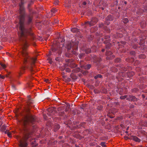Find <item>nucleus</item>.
<instances>
[{
    "instance_id": "42",
    "label": "nucleus",
    "mask_w": 147,
    "mask_h": 147,
    "mask_svg": "<svg viewBox=\"0 0 147 147\" xmlns=\"http://www.w3.org/2000/svg\"><path fill=\"white\" fill-rule=\"evenodd\" d=\"M27 84L28 85V86L30 88L31 86H33L32 85H31L29 83H28Z\"/></svg>"
},
{
    "instance_id": "26",
    "label": "nucleus",
    "mask_w": 147,
    "mask_h": 147,
    "mask_svg": "<svg viewBox=\"0 0 147 147\" xmlns=\"http://www.w3.org/2000/svg\"><path fill=\"white\" fill-rule=\"evenodd\" d=\"M65 113L64 111L60 112L59 113V115L60 116H63Z\"/></svg>"
},
{
    "instance_id": "24",
    "label": "nucleus",
    "mask_w": 147,
    "mask_h": 147,
    "mask_svg": "<svg viewBox=\"0 0 147 147\" xmlns=\"http://www.w3.org/2000/svg\"><path fill=\"white\" fill-rule=\"evenodd\" d=\"M102 108L103 107L101 105L98 106H97L96 108L97 109L100 111H101L102 110Z\"/></svg>"
},
{
    "instance_id": "28",
    "label": "nucleus",
    "mask_w": 147,
    "mask_h": 147,
    "mask_svg": "<svg viewBox=\"0 0 147 147\" xmlns=\"http://www.w3.org/2000/svg\"><path fill=\"white\" fill-rule=\"evenodd\" d=\"M121 59L119 58H117V59H115V62L116 63H118L120 61Z\"/></svg>"
},
{
    "instance_id": "30",
    "label": "nucleus",
    "mask_w": 147,
    "mask_h": 147,
    "mask_svg": "<svg viewBox=\"0 0 147 147\" xmlns=\"http://www.w3.org/2000/svg\"><path fill=\"white\" fill-rule=\"evenodd\" d=\"M32 144L33 145V146L34 147H36L38 145V144L37 143H36L35 142H32Z\"/></svg>"
},
{
    "instance_id": "64",
    "label": "nucleus",
    "mask_w": 147,
    "mask_h": 147,
    "mask_svg": "<svg viewBox=\"0 0 147 147\" xmlns=\"http://www.w3.org/2000/svg\"><path fill=\"white\" fill-rule=\"evenodd\" d=\"M109 23H107V25H108V24H109Z\"/></svg>"
},
{
    "instance_id": "58",
    "label": "nucleus",
    "mask_w": 147,
    "mask_h": 147,
    "mask_svg": "<svg viewBox=\"0 0 147 147\" xmlns=\"http://www.w3.org/2000/svg\"><path fill=\"white\" fill-rule=\"evenodd\" d=\"M58 58H56L55 59V60H57V61L58 60Z\"/></svg>"
},
{
    "instance_id": "54",
    "label": "nucleus",
    "mask_w": 147,
    "mask_h": 147,
    "mask_svg": "<svg viewBox=\"0 0 147 147\" xmlns=\"http://www.w3.org/2000/svg\"><path fill=\"white\" fill-rule=\"evenodd\" d=\"M125 4H126L127 3V2L126 1H125L124 2Z\"/></svg>"
},
{
    "instance_id": "49",
    "label": "nucleus",
    "mask_w": 147,
    "mask_h": 147,
    "mask_svg": "<svg viewBox=\"0 0 147 147\" xmlns=\"http://www.w3.org/2000/svg\"><path fill=\"white\" fill-rule=\"evenodd\" d=\"M45 82H49V80L48 79H46L45 80Z\"/></svg>"
},
{
    "instance_id": "22",
    "label": "nucleus",
    "mask_w": 147,
    "mask_h": 147,
    "mask_svg": "<svg viewBox=\"0 0 147 147\" xmlns=\"http://www.w3.org/2000/svg\"><path fill=\"white\" fill-rule=\"evenodd\" d=\"M123 22L124 23H126L129 22V20L127 18H124L123 19Z\"/></svg>"
},
{
    "instance_id": "50",
    "label": "nucleus",
    "mask_w": 147,
    "mask_h": 147,
    "mask_svg": "<svg viewBox=\"0 0 147 147\" xmlns=\"http://www.w3.org/2000/svg\"><path fill=\"white\" fill-rule=\"evenodd\" d=\"M105 51V49H102V52H104Z\"/></svg>"
},
{
    "instance_id": "37",
    "label": "nucleus",
    "mask_w": 147,
    "mask_h": 147,
    "mask_svg": "<svg viewBox=\"0 0 147 147\" xmlns=\"http://www.w3.org/2000/svg\"><path fill=\"white\" fill-rule=\"evenodd\" d=\"M84 124L85 123H81L80 124V125L81 126V127H84Z\"/></svg>"
},
{
    "instance_id": "34",
    "label": "nucleus",
    "mask_w": 147,
    "mask_h": 147,
    "mask_svg": "<svg viewBox=\"0 0 147 147\" xmlns=\"http://www.w3.org/2000/svg\"><path fill=\"white\" fill-rule=\"evenodd\" d=\"M51 11L52 12L54 13L56 12L57 10L55 9H51Z\"/></svg>"
},
{
    "instance_id": "11",
    "label": "nucleus",
    "mask_w": 147,
    "mask_h": 147,
    "mask_svg": "<svg viewBox=\"0 0 147 147\" xmlns=\"http://www.w3.org/2000/svg\"><path fill=\"white\" fill-rule=\"evenodd\" d=\"M101 59L100 58H98L95 60L94 62L96 64L97 66H99V64H100V62L101 61Z\"/></svg>"
},
{
    "instance_id": "14",
    "label": "nucleus",
    "mask_w": 147,
    "mask_h": 147,
    "mask_svg": "<svg viewBox=\"0 0 147 147\" xmlns=\"http://www.w3.org/2000/svg\"><path fill=\"white\" fill-rule=\"evenodd\" d=\"M1 125L0 126L1 127L0 128V131L2 132H4L6 130V126L5 125H3L1 126Z\"/></svg>"
},
{
    "instance_id": "17",
    "label": "nucleus",
    "mask_w": 147,
    "mask_h": 147,
    "mask_svg": "<svg viewBox=\"0 0 147 147\" xmlns=\"http://www.w3.org/2000/svg\"><path fill=\"white\" fill-rule=\"evenodd\" d=\"M91 51V50L89 48H86L84 49V51L87 54L90 53Z\"/></svg>"
},
{
    "instance_id": "51",
    "label": "nucleus",
    "mask_w": 147,
    "mask_h": 147,
    "mask_svg": "<svg viewBox=\"0 0 147 147\" xmlns=\"http://www.w3.org/2000/svg\"><path fill=\"white\" fill-rule=\"evenodd\" d=\"M49 63L50 64H52V61H50L49 62Z\"/></svg>"
},
{
    "instance_id": "29",
    "label": "nucleus",
    "mask_w": 147,
    "mask_h": 147,
    "mask_svg": "<svg viewBox=\"0 0 147 147\" xmlns=\"http://www.w3.org/2000/svg\"><path fill=\"white\" fill-rule=\"evenodd\" d=\"M0 65L4 68H5L6 67V65L5 64L1 63H0Z\"/></svg>"
},
{
    "instance_id": "20",
    "label": "nucleus",
    "mask_w": 147,
    "mask_h": 147,
    "mask_svg": "<svg viewBox=\"0 0 147 147\" xmlns=\"http://www.w3.org/2000/svg\"><path fill=\"white\" fill-rule=\"evenodd\" d=\"M99 27L100 28H104L105 25L102 23H100L99 24Z\"/></svg>"
},
{
    "instance_id": "47",
    "label": "nucleus",
    "mask_w": 147,
    "mask_h": 147,
    "mask_svg": "<svg viewBox=\"0 0 147 147\" xmlns=\"http://www.w3.org/2000/svg\"><path fill=\"white\" fill-rule=\"evenodd\" d=\"M4 132L5 134H7V133L8 132H7V130L6 131H5Z\"/></svg>"
},
{
    "instance_id": "41",
    "label": "nucleus",
    "mask_w": 147,
    "mask_h": 147,
    "mask_svg": "<svg viewBox=\"0 0 147 147\" xmlns=\"http://www.w3.org/2000/svg\"><path fill=\"white\" fill-rule=\"evenodd\" d=\"M0 78L2 79H4L5 78V76H1V74H0Z\"/></svg>"
},
{
    "instance_id": "59",
    "label": "nucleus",
    "mask_w": 147,
    "mask_h": 147,
    "mask_svg": "<svg viewBox=\"0 0 147 147\" xmlns=\"http://www.w3.org/2000/svg\"><path fill=\"white\" fill-rule=\"evenodd\" d=\"M62 53V51H61L59 53V54H61Z\"/></svg>"
},
{
    "instance_id": "44",
    "label": "nucleus",
    "mask_w": 147,
    "mask_h": 147,
    "mask_svg": "<svg viewBox=\"0 0 147 147\" xmlns=\"http://www.w3.org/2000/svg\"><path fill=\"white\" fill-rule=\"evenodd\" d=\"M32 3V1L30 3L28 4V7L30 6Z\"/></svg>"
},
{
    "instance_id": "53",
    "label": "nucleus",
    "mask_w": 147,
    "mask_h": 147,
    "mask_svg": "<svg viewBox=\"0 0 147 147\" xmlns=\"http://www.w3.org/2000/svg\"><path fill=\"white\" fill-rule=\"evenodd\" d=\"M2 47L0 46V50L2 49Z\"/></svg>"
},
{
    "instance_id": "18",
    "label": "nucleus",
    "mask_w": 147,
    "mask_h": 147,
    "mask_svg": "<svg viewBox=\"0 0 147 147\" xmlns=\"http://www.w3.org/2000/svg\"><path fill=\"white\" fill-rule=\"evenodd\" d=\"M106 19L108 21H112L113 20V18L111 15H109L107 17Z\"/></svg>"
},
{
    "instance_id": "48",
    "label": "nucleus",
    "mask_w": 147,
    "mask_h": 147,
    "mask_svg": "<svg viewBox=\"0 0 147 147\" xmlns=\"http://www.w3.org/2000/svg\"><path fill=\"white\" fill-rule=\"evenodd\" d=\"M141 56H142V58H145V55H141Z\"/></svg>"
},
{
    "instance_id": "25",
    "label": "nucleus",
    "mask_w": 147,
    "mask_h": 147,
    "mask_svg": "<svg viewBox=\"0 0 147 147\" xmlns=\"http://www.w3.org/2000/svg\"><path fill=\"white\" fill-rule=\"evenodd\" d=\"M102 77V76L101 75L98 74L95 76L94 77V78L95 79H97L98 78H101Z\"/></svg>"
},
{
    "instance_id": "45",
    "label": "nucleus",
    "mask_w": 147,
    "mask_h": 147,
    "mask_svg": "<svg viewBox=\"0 0 147 147\" xmlns=\"http://www.w3.org/2000/svg\"><path fill=\"white\" fill-rule=\"evenodd\" d=\"M82 4L84 5H85L86 4V2L84 1L83 3Z\"/></svg>"
},
{
    "instance_id": "23",
    "label": "nucleus",
    "mask_w": 147,
    "mask_h": 147,
    "mask_svg": "<svg viewBox=\"0 0 147 147\" xmlns=\"http://www.w3.org/2000/svg\"><path fill=\"white\" fill-rule=\"evenodd\" d=\"M85 55L84 53H81L79 54L78 56L80 59H81L84 57Z\"/></svg>"
},
{
    "instance_id": "61",
    "label": "nucleus",
    "mask_w": 147,
    "mask_h": 147,
    "mask_svg": "<svg viewBox=\"0 0 147 147\" xmlns=\"http://www.w3.org/2000/svg\"><path fill=\"white\" fill-rule=\"evenodd\" d=\"M143 41V43H144L145 41H144L143 40V41Z\"/></svg>"
},
{
    "instance_id": "55",
    "label": "nucleus",
    "mask_w": 147,
    "mask_h": 147,
    "mask_svg": "<svg viewBox=\"0 0 147 147\" xmlns=\"http://www.w3.org/2000/svg\"><path fill=\"white\" fill-rule=\"evenodd\" d=\"M118 3V1H117V0L116 2L115 3V4H116Z\"/></svg>"
},
{
    "instance_id": "39",
    "label": "nucleus",
    "mask_w": 147,
    "mask_h": 147,
    "mask_svg": "<svg viewBox=\"0 0 147 147\" xmlns=\"http://www.w3.org/2000/svg\"><path fill=\"white\" fill-rule=\"evenodd\" d=\"M12 89L13 90H16V88H15V87L14 86V85H12Z\"/></svg>"
},
{
    "instance_id": "62",
    "label": "nucleus",
    "mask_w": 147,
    "mask_h": 147,
    "mask_svg": "<svg viewBox=\"0 0 147 147\" xmlns=\"http://www.w3.org/2000/svg\"><path fill=\"white\" fill-rule=\"evenodd\" d=\"M139 147H142V146H139Z\"/></svg>"
},
{
    "instance_id": "57",
    "label": "nucleus",
    "mask_w": 147,
    "mask_h": 147,
    "mask_svg": "<svg viewBox=\"0 0 147 147\" xmlns=\"http://www.w3.org/2000/svg\"><path fill=\"white\" fill-rule=\"evenodd\" d=\"M60 110H61L60 108H58V111H60Z\"/></svg>"
},
{
    "instance_id": "9",
    "label": "nucleus",
    "mask_w": 147,
    "mask_h": 147,
    "mask_svg": "<svg viewBox=\"0 0 147 147\" xmlns=\"http://www.w3.org/2000/svg\"><path fill=\"white\" fill-rule=\"evenodd\" d=\"M91 65L90 64H88L85 65H83L81 67L82 68L84 69H85L88 70L91 67Z\"/></svg>"
},
{
    "instance_id": "3",
    "label": "nucleus",
    "mask_w": 147,
    "mask_h": 147,
    "mask_svg": "<svg viewBox=\"0 0 147 147\" xmlns=\"http://www.w3.org/2000/svg\"><path fill=\"white\" fill-rule=\"evenodd\" d=\"M78 41H76L74 42H72V43H68L66 44L65 48L69 51L70 50L72 47L73 50L71 51V53L70 54L69 52L67 53L66 55V56L68 57H71L72 54L76 55L77 53L76 51L78 49Z\"/></svg>"
},
{
    "instance_id": "8",
    "label": "nucleus",
    "mask_w": 147,
    "mask_h": 147,
    "mask_svg": "<svg viewBox=\"0 0 147 147\" xmlns=\"http://www.w3.org/2000/svg\"><path fill=\"white\" fill-rule=\"evenodd\" d=\"M104 42L105 44L109 43L110 42V37L109 35L105 36L103 39Z\"/></svg>"
},
{
    "instance_id": "16",
    "label": "nucleus",
    "mask_w": 147,
    "mask_h": 147,
    "mask_svg": "<svg viewBox=\"0 0 147 147\" xmlns=\"http://www.w3.org/2000/svg\"><path fill=\"white\" fill-rule=\"evenodd\" d=\"M71 31L74 33L78 32H79V30L76 28H73L71 29Z\"/></svg>"
},
{
    "instance_id": "35",
    "label": "nucleus",
    "mask_w": 147,
    "mask_h": 147,
    "mask_svg": "<svg viewBox=\"0 0 147 147\" xmlns=\"http://www.w3.org/2000/svg\"><path fill=\"white\" fill-rule=\"evenodd\" d=\"M79 69H76V70H72V72H77L78 71H79Z\"/></svg>"
},
{
    "instance_id": "46",
    "label": "nucleus",
    "mask_w": 147,
    "mask_h": 147,
    "mask_svg": "<svg viewBox=\"0 0 147 147\" xmlns=\"http://www.w3.org/2000/svg\"><path fill=\"white\" fill-rule=\"evenodd\" d=\"M71 80V79L70 78H69L67 79V81L68 82H69Z\"/></svg>"
},
{
    "instance_id": "21",
    "label": "nucleus",
    "mask_w": 147,
    "mask_h": 147,
    "mask_svg": "<svg viewBox=\"0 0 147 147\" xmlns=\"http://www.w3.org/2000/svg\"><path fill=\"white\" fill-rule=\"evenodd\" d=\"M107 43L108 44L106 45V49H107V50L110 49L111 47V43Z\"/></svg>"
},
{
    "instance_id": "5",
    "label": "nucleus",
    "mask_w": 147,
    "mask_h": 147,
    "mask_svg": "<svg viewBox=\"0 0 147 147\" xmlns=\"http://www.w3.org/2000/svg\"><path fill=\"white\" fill-rule=\"evenodd\" d=\"M147 10V5H143V9L140 8L136 10V13L138 15H141Z\"/></svg>"
},
{
    "instance_id": "56",
    "label": "nucleus",
    "mask_w": 147,
    "mask_h": 147,
    "mask_svg": "<svg viewBox=\"0 0 147 147\" xmlns=\"http://www.w3.org/2000/svg\"><path fill=\"white\" fill-rule=\"evenodd\" d=\"M70 77H71V78H72V79H73V77H72V76H71V75H70Z\"/></svg>"
},
{
    "instance_id": "2",
    "label": "nucleus",
    "mask_w": 147,
    "mask_h": 147,
    "mask_svg": "<svg viewBox=\"0 0 147 147\" xmlns=\"http://www.w3.org/2000/svg\"><path fill=\"white\" fill-rule=\"evenodd\" d=\"M19 118L18 122L21 126L20 130L23 135L22 137L18 139L19 147H26V141L31 137V133L30 126L33 124L35 118L30 113H20Z\"/></svg>"
},
{
    "instance_id": "7",
    "label": "nucleus",
    "mask_w": 147,
    "mask_h": 147,
    "mask_svg": "<svg viewBox=\"0 0 147 147\" xmlns=\"http://www.w3.org/2000/svg\"><path fill=\"white\" fill-rule=\"evenodd\" d=\"M106 54L108 56L107 58H108L110 59H112L115 57V56L114 55L112 54V53L111 51L107 50H106Z\"/></svg>"
},
{
    "instance_id": "10",
    "label": "nucleus",
    "mask_w": 147,
    "mask_h": 147,
    "mask_svg": "<svg viewBox=\"0 0 147 147\" xmlns=\"http://www.w3.org/2000/svg\"><path fill=\"white\" fill-rule=\"evenodd\" d=\"M131 139L136 142H140L141 140L136 136H132L131 137Z\"/></svg>"
},
{
    "instance_id": "1",
    "label": "nucleus",
    "mask_w": 147,
    "mask_h": 147,
    "mask_svg": "<svg viewBox=\"0 0 147 147\" xmlns=\"http://www.w3.org/2000/svg\"><path fill=\"white\" fill-rule=\"evenodd\" d=\"M24 3L22 1L20 4V16L19 17V31L18 32V35L19 40L22 45V56L23 63L21 71L19 73L20 77L23 74L26 68L29 70L32 74L34 71L36 58L30 57L28 55L26 49L28 47L27 39L28 35H31V29L29 24L32 22L33 16L31 13L26 15L25 9L23 7Z\"/></svg>"
},
{
    "instance_id": "33",
    "label": "nucleus",
    "mask_w": 147,
    "mask_h": 147,
    "mask_svg": "<svg viewBox=\"0 0 147 147\" xmlns=\"http://www.w3.org/2000/svg\"><path fill=\"white\" fill-rule=\"evenodd\" d=\"M94 92L95 93H99V91L96 89H94Z\"/></svg>"
},
{
    "instance_id": "52",
    "label": "nucleus",
    "mask_w": 147,
    "mask_h": 147,
    "mask_svg": "<svg viewBox=\"0 0 147 147\" xmlns=\"http://www.w3.org/2000/svg\"><path fill=\"white\" fill-rule=\"evenodd\" d=\"M32 77L31 76H30V77H29V79H32Z\"/></svg>"
},
{
    "instance_id": "38",
    "label": "nucleus",
    "mask_w": 147,
    "mask_h": 147,
    "mask_svg": "<svg viewBox=\"0 0 147 147\" xmlns=\"http://www.w3.org/2000/svg\"><path fill=\"white\" fill-rule=\"evenodd\" d=\"M58 0H56V1H55V2L54 3V4L56 5H57L58 4Z\"/></svg>"
},
{
    "instance_id": "13",
    "label": "nucleus",
    "mask_w": 147,
    "mask_h": 147,
    "mask_svg": "<svg viewBox=\"0 0 147 147\" xmlns=\"http://www.w3.org/2000/svg\"><path fill=\"white\" fill-rule=\"evenodd\" d=\"M68 65L69 67L72 68L76 67L77 66L73 62L71 63H69Z\"/></svg>"
},
{
    "instance_id": "32",
    "label": "nucleus",
    "mask_w": 147,
    "mask_h": 147,
    "mask_svg": "<svg viewBox=\"0 0 147 147\" xmlns=\"http://www.w3.org/2000/svg\"><path fill=\"white\" fill-rule=\"evenodd\" d=\"M100 145L104 147L106 146L105 142H103L101 143Z\"/></svg>"
},
{
    "instance_id": "60",
    "label": "nucleus",
    "mask_w": 147,
    "mask_h": 147,
    "mask_svg": "<svg viewBox=\"0 0 147 147\" xmlns=\"http://www.w3.org/2000/svg\"><path fill=\"white\" fill-rule=\"evenodd\" d=\"M67 111V110L66 109L65 110V111Z\"/></svg>"
},
{
    "instance_id": "12",
    "label": "nucleus",
    "mask_w": 147,
    "mask_h": 147,
    "mask_svg": "<svg viewBox=\"0 0 147 147\" xmlns=\"http://www.w3.org/2000/svg\"><path fill=\"white\" fill-rule=\"evenodd\" d=\"M60 127L59 124L55 125L54 127L53 131L54 132L57 131L59 128Z\"/></svg>"
},
{
    "instance_id": "15",
    "label": "nucleus",
    "mask_w": 147,
    "mask_h": 147,
    "mask_svg": "<svg viewBox=\"0 0 147 147\" xmlns=\"http://www.w3.org/2000/svg\"><path fill=\"white\" fill-rule=\"evenodd\" d=\"M134 72H131L127 73V76L128 78H130L134 76Z\"/></svg>"
},
{
    "instance_id": "31",
    "label": "nucleus",
    "mask_w": 147,
    "mask_h": 147,
    "mask_svg": "<svg viewBox=\"0 0 147 147\" xmlns=\"http://www.w3.org/2000/svg\"><path fill=\"white\" fill-rule=\"evenodd\" d=\"M65 70L66 72H69L71 71V70L69 68H66L65 69Z\"/></svg>"
},
{
    "instance_id": "27",
    "label": "nucleus",
    "mask_w": 147,
    "mask_h": 147,
    "mask_svg": "<svg viewBox=\"0 0 147 147\" xmlns=\"http://www.w3.org/2000/svg\"><path fill=\"white\" fill-rule=\"evenodd\" d=\"M96 47L95 46H94L92 47L91 49L92 50V51L93 52H95L96 51Z\"/></svg>"
},
{
    "instance_id": "36",
    "label": "nucleus",
    "mask_w": 147,
    "mask_h": 147,
    "mask_svg": "<svg viewBox=\"0 0 147 147\" xmlns=\"http://www.w3.org/2000/svg\"><path fill=\"white\" fill-rule=\"evenodd\" d=\"M7 135L8 136L9 138L11 137L12 136L11 135V133H10L9 132L7 133Z\"/></svg>"
},
{
    "instance_id": "6",
    "label": "nucleus",
    "mask_w": 147,
    "mask_h": 147,
    "mask_svg": "<svg viewBox=\"0 0 147 147\" xmlns=\"http://www.w3.org/2000/svg\"><path fill=\"white\" fill-rule=\"evenodd\" d=\"M138 100L135 96L131 95H129L127 98V100L129 101H137Z\"/></svg>"
},
{
    "instance_id": "19",
    "label": "nucleus",
    "mask_w": 147,
    "mask_h": 147,
    "mask_svg": "<svg viewBox=\"0 0 147 147\" xmlns=\"http://www.w3.org/2000/svg\"><path fill=\"white\" fill-rule=\"evenodd\" d=\"M128 96L127 95H125L124 96H121L119 97V98L121 99H124L125 98L127 100V98H128Z\"/></svg>"
},
{
    "instance_id": "40",
    "label": "nucleus",
    "mask_w": 147,
    "mask_h": 147,
    "mask_svg": "<svg viewBox=\"0 0 147 147\" xmlns=\"http://www.w3.org/2000/svg\"><path fill=\"white\" fill-rule=\"evenodd\" d=\"M130 54L132 55H134L135 54V52L134 51H131L130 52Z\"/></svg>"
},
{
    "instance_id": "4",
    "label": "nucleus",
    "mask_w": 147,
    "mask_h": 147,
    "mask_svg": "<svg viewBox=\"0 0 147 147\" xmlns=\"http://www.w3.org/2000/svg\"><path fill=\"white\" fill-rule=\"evenodd\" d=\"M98 20L96 18H93L91 19L90 22H85L86 24H88L90 26H92L98 22Z\"/></svg>"
},
{
    "instance_id": "63",
    "label": "nucleus",
    "mask_w": 147,
    "mask_h": 147,
    "mask_svg": "<svg viewBox=\"0 0 147 147\" xmlns=\"http://www.w3.org/2000/svg\"><path fill=\"white\" fill-rule=\"evenodd\" d=\"M54 51H55V50H53V51L54 52Z\"/></svg>"
},
{
    "instance_id": "43",
    "label": "nucleus",
    "mask_w": 147,
    "mask_h": 147,
    "mask_svg": "<svg viewBox=\"0 0 147 147\" xmlns=\"http://www.w3.org/2000/svg\"><path fill=\"white\" fill-rule=\"evenodd\" d=\"M65 41V39L64 38H62L61 40V42H63Z\"/></svg>"
}]
</instances>
